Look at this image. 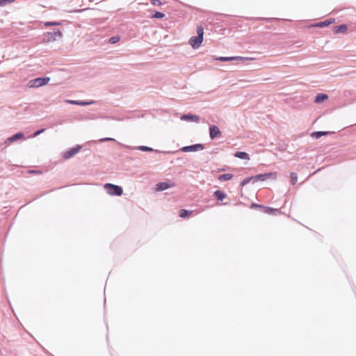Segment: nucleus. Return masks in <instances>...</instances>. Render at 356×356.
Listing matches in <instances>:
<instances>
[{
  "label": "nucleus",
  "mask_w": 356,
  "mask_h": 356,
  "mask_svg": "<svg viewBox=\"0 0 356 356\" xmlns=\"http://www.w3.org/2000/svg\"><path fill=\"white\" fill-rule=\"evenodd\" d=\"M50 81L49 76H40L30 80L28 82V87L30 88H37L47 85Z\"/></svg>",
  "instance_id": "nucleus-1"
},
{
  "label": "nucleus",
  "mask_w": 356,
  "mask_h": 356,
  "mask_svg": "<svg viewBox=\"0 0 356 356\" xmlns=\"http://www.w3.org/2000/svg\"><path fill=\"white\" fill-rule=\"evenodd\" d=\"M104 188L106 193L111 195L120 196L123 193L122 186L111 183H106L104 185Z\"/></svg>",
  "instance_id": "nucleus-2"
},
{
  "label": "nucleus",
  "mask_w": 356,
  "mask_h": 356,
  "mask_svg": "<svg viewBox=\"0 0 356 356\" xmlns=\"http://www.w3.org/2000/svg\"><path fill=\"white\" fill-rule=\"evenodd\" d=\"M43 37V40L45 42H54L63 37V32L59 29H54L52 32L44 33Z\"/></svg>",
  "instance_id": "nucleus-3"
},
{
  "label": "nucleus",
  "mask_w": 356,
  "mask_h": 356,
  "mask_svg": "<svg viewBox=\"0 0 356 356\" xmlns=\"http://www.w3.org/2000/svg\"><path fill=\"white\" fill-rule=\"evenodd\" d=\"M250 57L243 56H218L213 58L214 60H219L221 62H231V61H244L252 60Z\"/></svg>",
  "instance_id": "nucleus-4"
},
{
  "label": "nucleus",
  "mask_w": 356,
  "mask_h": 356,
  "mask_svg": "<svg viewBox=\"0 0 356 356\" xmlns=\"http://www.w3.org/2000/svg\"><path fill=\"white\" fill-rule=\"evenodd\" d=\"M82 145H76L74 147L72 148H69L67 150L62 152V156L65 159H70L73 157L75 154L79 153L80 150L82 149Z\"/></svg>",
  "instance_id": "nucleus-5"
},
{
  "label": "nucleus",
  "mask_w": 356,
  "mask_h": 356,
  "mask_svg": "<svg viewBox=\"0 0 356 356\" xmlns=\"http://www.w3.org/2000/svg\"><path fill=\"white\" fill-rule=\"evenodd\" d=\"M26 139L25 134L22 131L17 132L16 134L12 135L11 136L7 138L4 140V144L6 145H10L15 142L19 140H24Z\"/></svg>",
  "instance_id": "nucleus-6"
},
{
  "label": "nucleus",
  "mask_w": 356,
  "mask_h": 356,
  "mask_svg": "<svg viewBox=\"0 0 356 356\" xmlns=\"http://www.w3.org/2000/svg\"><path fill=\"white\" fill-rule=\"evenodd\" d=\"M277 172H269L265 173H260L254 175V181H264L268 179H276Z\"/></svg>",
  "instance_id": "nucleus-7"
},
{
  "label": "nucleus",
  "mask_w": 356,
  "mask_h": 356,
  "mask_svg": "<svg viewBox=\"0 0 356 356\" xmlns=\"http://www.w3.org/2000/svg\"><path fill=\"white\" fill-rule=\"evenodd\" d=\"M204 145L202 143H196L191 145L184 146L180 149L182 152H198L204 149Z\"/></svg>",
  "instance_id": "nucleus-8"
},
{
  "label": "nucleus",
  "mask_w": 356,
  "mask_h": 356,
  "mask_svg": "<svg viewBox=\"0 0 356 356\" xmlns=\"http://www.w3.org/2000/svg\"><path fill=\"white\" fill-rule=\"evenodd\" d=\"M180 120L191 122H200V118L197 115L193 114L191 113H185L181 115Z\"/></svg>",
  "instance_id": "nucleus-9"
},
{
  "label": "nucleus",
  "mask_w": 356,
  "mask_h": 356,
  "mask_svg": "<svg viewBox=\"0 0 356 356\" xmlns=\"http://www.w3.org/2000/svg\"><path fill=\"white\" fill-rule=\"evenodd\" d=\"M203 40L204 38H200V36L198 35H195V36H192L190 39H189V44L194 49H197L199 48L202 42H203Z\"/></svg>",
  "instance_id": "nucleus-10"
},
{
  "label": "nucleus",
  "mask_w": 356,
  "mask_h": 356,
  "mask_svg": "<svg viewBox=\"0 0 356 356\" xmlns=\"http://www.w3.org/2000/svg\"><path fill=\"white\" fill-rule=\"evenodd\" d=\"M132 149H138V150H140V151H142V152H155L156 153L163 154H166L169 153L168 152L160 151V150H158V149H154L152 147H148V146H145V145H139V146L134 147Z\"/></svg>",
  "instance_id": "nucleus-11"
},
{
  "label": "nucleus",
  "mask_w": 356,
  "mask_h": 356,
  "mask_svg": "<svg viewBox=\"0 0 356 356\" xmlns=\"http://www.w3.org/2000/svg\"><path fill=\"white\" fill-rule=\"evenodd\" d=\"M221 136V131L218 126L212 124L209 126V137L211 139L218 138Z\"/></svg>",
  "instance_id": "nucleus-12"
},
{
  "label": "nucleus",
  "mask_w": 356,
  "mask_h": 356,
  "mask_svg": "<svg viewBox=\"0 0 356 356\" xmlns=\"http://www.w3.org/2000/svg\"><path fill=\"white\" fill-rule=\"evenodd\" d=\"M335 22V19L334 18H330L327 19L324 21L314 24L310 25V27H318V28H324L330 26L332 23Z\"/></svg>",
  "instance_id": "nucleus-13"
},
{
  "label": "nucleus",
  "mask_w": 356,
  "mask_h": 356,
  "mask_svg": "<svg viewBox=\"0 0 356 356\" xmlns=\"http://www.w3.org/2000/svg\"><path fill=\"white\" fill-rule=\"evenodd\" d=\"M173 186V184L171 181H161L159 182L156 184V190L157 191H163Z\"/></svg>",
  "instance_id": "nucleus-14"
},
{
  "label": "nucleus",
  "mask_w": 356,
  "mask_h": 356,
  "mask_svg": "<svg viewBox=\"0 0 356 356\" xmlns=\"http://www.w3.org/2000/svg\"><path fill=\"white\" fill-rule=\"evenodd\" d=\"M262 212L268 215L277 216L281 213V209L264 206Z\"/></svg>",
  "instance_id": "nucleus-15"
},
{
  "label": "nucleus",
  "mask_w": 356,
  "mask_h": 356,
  "mask_svg": "<svg viewBox=\"0 0 356 356\" xmlns=\"http://www.w3.org/2000/svg\"><path fill=\"white\" fill-rule=\"evenodd\" d=\"M69 102L74 105H78V106H88L91 105L95 103V101L94 100H70Z\"/></svg>",
  "instance_id": "nucleus-16"
},
{
  "label": "nucleus",
  "mask_w": 356,
  "mask_h": 356,
  "mask_svg": "<svg viewBox=\"0 0 356 356\" xmlns=\"http://www.w3.org/2000/svg\"><path fill=\"white\" fill-rule=\"evenodd\" d=\"M213 197L217 200V201L222 202L223 200H225L227 195L226 193L222 190H216L213 192Z\"/></svg>",
  "instance_id": "nucleus-17"
},
{
  "label": "nucleus",
  "mask_w": 356,
  "mask_h": 356,
  "mask_svg": "<svg viewBox=\"0 0 356 356\" xmlns=\"http://www.w3.org/2000/svg\"><path fill=\"white\" fill-rule=\"evenodd\" d=\"M348 30V26L345 24H341L333 27V32L334 33H343Z\"/></svg>",
  "instance_id": "nucleus-18"
},
{
  "label": "nucleus",
  "mask_w": 356,
  "mask_h": 356,
  "mask_svg": "<svg viewBox=\"0 0 356 356\" xmlns=\"http://www.w3.org/2000/svg\"><path fill=\"white\" fill-rule=\"evenodd\" d=\"M328 99V95L325 93H318L314 99V102L316 104H321Z\"/></svg>",
  "instance_id": "nucleus-19"
},
{
  "label": "nucleus",
  "mask_w": 356,
  "mask_h": 356,
  "mask_svg": "<svg viewBox=\"0 0 356 356\" xmlns=\"http://www.w3.org/2000/svg\"><path fill=\"white\" fill-rule=\"evenodd\" d=\"M234 156L240 159L250 160V155L245 152L237 151L234 152Z\"/></svg>",
  "instance_id": "nucleus-20"
},
{
  "label": "nucleus",
  "mask_w": 356,
  "mask_h": 356,
  "mask_svg": "<svg viewBox=\"0 0 356 356\" xmlns=\"http://www.w3.org/2000/svg\"><path fill=\"white\" fill-rule=\"evenodd\" d=\"M329 132L325 131H313L311 136L314 139H318L323 136L328 135Z\"/></svg>",
  "instance_id": "nucleus-21"
},
{
  "label": "nucleus",
  "mask_w": 356,
  "mask_h": 356,
  "mask_svg": "<svg viewBox=\"0 0 356 356\" xmlns=\"http://www.w3.org/2000/svg\"><path fill=\"white\" fill-rule=\"evenodd\" d=\"M193 213L192 210L181 209L179 211V216L181 218H186Z\"/></svg>",
  "instance_id": "nucleus-22"
},
{
  "label": "nucleus",
  "mask_w": 356,
  "mask_h": 356,
  "mask_svg": "<svg viewBox=\"0 0 356 356\" xmlns=\"http://www.w3.org/2000/svg\"><path fill=\"white\" fill-rule=\"evenodd\" d=\"M234 175L230 173L222 174L218 176V179L220 181H225L230 180L233 178Z\"/></svg>",
  "instance_id": "nucleus-23"
},
{
  "label": "nucleus",
  "mask_w": 356,
  "mask_h": 356,
  "mask_svg": "<svg viewBox=\"0 0 356 356\" xmlns=\"http://www.w3.org/2000/svg\"><path fill=\"white\" fill-rule=\"evenodd\" d=\"M251 181H252L253 184L256 183V181H254V176H250V177H245L244 179H243L241 181L240 185L241 186H244L246 184H249Z\"/></svg>",
  "instance_id": "nucleus-24"
},
{
  "label": "nucleus",
  "mask_w": 356,
  "mask_h": 356,
  "mask_svg": "<svg viewBox=\"0 0 356 356\" xmlns=\"http://www.w3.org/2000/svg\"><path fill=\"white\" fill-rule=\"evenodd\" d=\"M63 21H47L44 23V25L47 27L53 26H61Z\"/></svg>",
  "instance_id": "nucleus-25"
},
{
  "label": "nucleus",
  "mask_w": 356,
  "mask_h": 356,
  "mask_svg": "<svg viewBox=\"0 0 356 356\" xmlns=\"http://www.w3.org/2000/svg\"><path fill=\"white\" fill-rule=\"evenodd\" d=\"M165 17V14L160 11H154V13L151 15V17L154 19H163Z\"/></svg>",
  "instance_id": "nucleus-26"
},
{
  "label": "nucleus",
  "mask_w": 356,
  "mask_h": 356,
  "mask_svg": "<svg viewBox=\"0 0 356 356\" xmlns=\"http://www.w3.org/2000/svg\"><path fill=\"white\" fill-rule=\"evenodd\" d=\"M120 36L115 35L111 37L108 39V43L109 44H115V43L118 42L120 41Z\"/></svg>",
  "instance_id": "nucleus-27"
},
{
  "label": "nucleus",
  "mask_w": 356,
  "mask_h": 356,
  "mask_svg": "<svg viewBox=\"0 0 356 356\" xmlns=\"http://www.w3.org/2000/svg\"><path fill=\"white\" fill-rule=\"evenodd\" d=\"M290 179H291V184L293 186L296 184L297 181H298V175L296 172H292L290 173Z\"/></svg>",
  "instance_id": "nucleus-28"
},
{
  "label": "nucleus",
  "mask_w": 356,
  "mask_h": 356,
  "mask_svg": "<svg viewBox=\"0 0 356 356\" xmlns=\"http://www.w3.org/2000/svg\"><path fill=\"white\" fill-rule=\"evenodd\" d=\"M197 35L204 38V28L202 26H197Z\"/></svg>",
  "instance_id": "nucleus-29"
},
{
  "label": "nucleus",
  "mask_w": 356,
  "mask_h": 356,
  "mask_svg": "<svg viewBox=\"0 0 356 356\" xmlns=\"http://www.w3.org/2000/svg\"><path fill=\"white\" fill-rule=\"evenodd\" d=\"M257 19L266 22H271L273 20H279V19L273 17H259Z\"/></svg>",
  "instance_id": "nucleus-30"
},
{
  "label": "nucleus",
  "mask_w": 356,
  "mask_h": 356,
  "mask_svg": "<svg viewBox=\"0 0 356 356\" xmlns=\"http://www.w3.org/2000/svg\"><path fill=\"white\" fill-rule=\"evenodd\" d=\"M264 205L262 204H257V203H254V202H252L251 204H250V209H261V211H263V209H264Z\"/></svg>",
  "instance_id": "nucleus-31"
},
{
  "label": "nucleus",
  "mask_w": 356,
  "mask_h": 356,
  "mask_svg": "<svg viewBox=\"0 0 356 356\" xmlns=\"http://www.w3.org/2000/svg\"><path fill=\"white\" fill-rule=\"evenodd\" d=\"M45 131V129L44 128H42V129H40L38 130H36L33 133V137H36L39 135H40L41 134H42L44 131Z\"/></svg>",
  "instance_id": "nucleus-32"
},
{
  "label": "nucleus",
  "mask_w": 356,
  "mask_h": 356,
  "mask_svg": "<svg viewBox=\"0 0 356 356\" xmlns=\"http://www.w3.org/2000/svg\"><path fill=\"white\" fill-rule=\"evenodd\" d=\"M15 0H0V7L5 6L6 4L12 3Z\"/></svg>",
  "instance_id": "nucleus-33"
},
{
  "label": "nucleus",
  "mask_w": 356,
  "mask_h": 356,
  "mask_svg": "<svg viewBox=\"0 0 356 356\" xmlns=\"http://www.w3.org/2000/svg\"><path fill=\"white\" fill-rule=\"evenodd\" d=\"M151 3L154 6H161L162 4L161 0H151Z\"/></svg>",
  "instance_id": "nucleus-34"
},
{
  "label": "nucleus",
  "mask_w": 356,
  "mask_h": 356,
  "mask_svg": "<svg viewBox=\"0 0 356 356\" xmlns=\"http://www.w3.org/2000/svg\"><path fill=\"white\" fill-rule=\"evenodd\" d=\"M113 140H115V139H114V138H108V137H107V138H101V139H100V141H101V142L113 141Z\"/></svg>",
  "instance_id": "nucleus-35"
},
{
  "label": "nucleus",
  "mask_w": 356,
  "mask_h": 356,
  "mask_svg": "<svg viewBox=\"0 0 356 356\" xmlns=\"http://www.w3.org/2000/svg\"><path fill=\"white\" fill-rule=\"evenodd\" d=\"M104 118L107 120H120L118 118H116L115 117L111 115H106L104 117Z\"/></svg>",
  "instance_id": "nucleus-36"
},
{
  "label": "nucleus",
  "mask_w": 356,
  "mask_h": 356,
  "mask_svg": "<svg viewBox=\"0 0 356 356\" xmlns=\"http://www.w3.org/2000/svg\"><path fill=\"white\" fill-rule=\"evenodd\" d=\"M229 203H227V202H225V203H218V204H225V205H227Z\"/></svg>",
  "instance_id": "nucleus-37"
},
{
  "label": "nucleus",
  "mask_w": 356,
  "mask_h": 356,
  "mask_svg": "<svg viewBox=\"0 0 356 356\" xmlns=\"http://www.w3.org/2000/svg\"><path fill=\"white\" fill-rule=\"evenodd\" d=\"M30 172H31V173H35V172H36V171H35V170H31V171H30Z\"/></svg>",
  "instance_id": "nucleus-38"
},
{
  "label": "nucleus",
  "mask_w": 356,
  "mask_h": 356,
  "mask_svg": "<svg viewBox=\"0 0 356 356\" xmlns=\"http://www.w3.org/2000/svg\"><path fill=\"white\" fill-rule=\"evenodd\" d=\"M106 340H107V341H108V334L106 335Z\"/></svg>",
  "instance_id": "nucleus-39"
},
{
  "label": "nucleus",
  "mask_w": 356,
  "mask_h": 356,
  "mask_svg": "<svg viewBox=\"0 0 356 356\" xmlns=\"http://www.w3.org/2000/svg\"><path fill=\"white\" fill-rule=\"evenodd\" d=\"M104 305H106V298H104Z\"/></svg>",
  "instance_id": "nucleus-40"
}]
</instances>
